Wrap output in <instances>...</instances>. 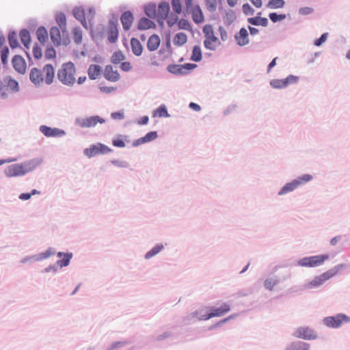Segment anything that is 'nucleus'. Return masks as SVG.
Returning a JSON list of instances; mask_svg holds the SVG:
<instances>
[{
    "instance_id": "62",
    "label": "nucleus",
    "mask_w": 350,
    "mask_h": 350,
    "mask_svg": "<svg viewBox=\"0 0 350 350\" xmlns=\"http://www.w3.org/2000/svg\"><path fill=\"white\" fill-rule=\"evenodd\" d=\"M111 117L115 120H121L124 118V113L122 111L112 113Z\"/></svg>"
},
{
    "instance_id": "50",
    "label": "nucleus",
    "mask_w": 350,
    "mask_h": 350,
    "mask_svg": "<svg viewBox=\"0 0 350 350\" xmlns=\"http://www.w3.org/2000/svg\"><path fill=\"white\" fill-rule=\"evenodd\" d=\"M10 92L8 88L5 85L3 81H0V96L4 98Z\"/></svg>"
},
{
    "instance_id": "3",
    "label": "nucleus",
    "mask_w": 350,
    "mask_h": 350,
    "mask_svg": "<svg viewBox=\"0 0 350 350\" xmlns=\"http://www.w3.org/2000/svg\"><path fill=\"white\" fill-rule=\"evenodd\" d=\"M75 66L72 62H67L62 66L57 72L58 79L67 85H73L75 83Z\"/></svg>"
},
{
    "instance_id": "37",
    "label": "nucleus",
    "mask_w": 350,
    "mask_h": 350,
    "mask_svg": "<svg viewBox=\"0 0 350 350\" xmlns=\"http://www.w3.org/2000/svg\"><path fill=\"white\" fill-rule=\"evenodd\" d=\"M157 137L156 131H150L144 137L138 139L139 143H146L155 139Z\"/></svg>"
},
{
    "instance_id": "39",
    "label": "nucleus",
    "mask_w": 350,
    "mask_h": 350,
    "mask_svg": "<svg viewBox=\"0 0 350 350\" xmlns=\"http://www.w3.org/2000/svg\"><path fill=\"white\" fill-rule=\"evenodd\" d=\"M8 42H9V44L12 49H15L19 46L18 40H17V35L15 32L13 31V32H10L9 33Z\"/></svg>"
},
{
    "instance_id": "40",
    "label": "nucleus",
    "mask_w": 350,
    "mask_h": 350,
    "mask_svg": "<svg viewBox=\"0 0 350 350\" xmlns=\"http://www.w3.org/2000/svg\"><path fill=\"white\" fill-rule=\"evenodd\" d=\"M72 38L76 44H80L82 41V31L79 27L72 29Z\"/></svg>"
},
{
    "instance_id": "41",
    "label": "nucleus",
    "mask_w": 350,
    "mask_h": 350,
    "mask_svg": "<svg viewBox=\"0 0 350 350\" xmlns=\"http://www.w3.org/2000/svg\"><path fill=\"white\" fill-rule=\"evenodd\" d=\"M163 248V246L162 245H157L154 246L153 248H152L149 252H148L146 255L145 258L146 259L150 258L152 256H155L157 254H158L159 252H161Z\"/></svg>"
},
{
    "instance_id": "2",
    "label": "nucleus",
    "mask_w": 350,
    "mask_h": 350,
    "mask_svg": "<svg viewBox=\"0 0 350 350\" xmlns=\"http://www.w3.org/2000/svg\"><path fill=\"white\" fill-rule=\"evenodd\" d=\"M55 76L54 68L51 64H46L42 70L33 68L31 70L29 79L36 85L42 83L50 85L53 83Z\"/></svg>"
},
{
    "instance_id": "5",
    "label": "nucleus",
    "mask_w": 350,
    "mask_h": 350,
    "mask_svg": "<svg viewBox=\"0 0 350 350\" xmlns=\"http://www.w3.org/2000/svg\"><path fill=\"white\" fill-rule=\"evenodd\" d=\"M342 267V265H338L335 267L334 269H332L322 273L321 275L316 277L314 280L310 282V283L308 284V287L312 288L322 285L326 280H329V278L336 275V273L339 271V269Z\"/></svg>"
},
{
    "instance_id": "32",
    "label": "nucleus",
    "mask_w": 350,
    "mask_h": 350,
    "mask_svg": "<svg viewBox=\"0 0 350 350\" xmlns=\"http://www.w3.org/2000/svg\"><path fill=\"white\" fill-rule=\"evenodd\" d=\"M36 36L41 43H44L48 40V32L44 27H39L36 31Z\"/></svg>"
},
{
    "instance_id": "20",
    "label": "nucleus",
    "mask_w": 350,
    "mask_h": 350,
    "mask_svg": "<svg viewBox=\"0 0 350 350\" xmlns=\"http://www.w3.org/2000/svg\"><path fill=\"white\" fill-rule=\"evenodd\" d=\"M118 37V30L115 23H111L109 24L107 30V38L111 43L116 42Z\"/></svg>"
},
{
    "instance_id": "17",
    "label": "nucleus",
    "mask_w": 350,
    "mask_h": 350,
    "mask_svg": "<svg viewBox=\"0 0 350 350\" xmlns=\"http://www.w3.org/2000/svg\"><path fill=\"white\" fill-rule=\"evenodd\" d=\"M234 38L239 46H245L249 43L248 33L245 28H241Z\"/></svg>"
},
{
    "instance_id": "48",
    "label": "nucleus",
    "mask_w": 350,
    "mask_h": 350,
    "mask_svg": "<svg viewBox=\"0 0 350 350\" xmlns=\"http://www.w3.org/2000/svg\"><path fill=\"white\" fill-rule=\"evenodd\" d=\"M44 56L46 59H50L56 57V51L52 48H47L44 52Z\"/></svg>"
},
{
    "instance_id": "7",
    "label": "nucleus",
    "mask_w": 350,
    "mask_h": 350,
    "mask_svg": "<svg viewBox=\"0 0 350 350\" xmlns=\"http://www.w3.org/2000/svg\"><path fill=\"white\" fill-rule=\"evenodd\" d=\"M50 36L52 42L55 46L61 44L68 45L70 43L68 33L66 31L65 33L62 32L61 36L60 29L57 27H53L50 29Z\"/></svg>"
},
{
    "instance_id": "28",
    "label": "nucleus",
    "mask_w": 350,
    "mask_h": 350,
    "mask_svg": "<svg viewBox=\"0 0 350 350\" xmlns=\"http://www.w3.org/2000/svg\"><path fill=\"white\" fill-rule=\"evenodd\" d=\"M74 16L79 20L83 26L86 27V20L84 10L81 8H75L72 11Z\"/></svg>"
},
{
    "instance_id": "30",
    "label": "nucleus",
    "mask_w": 350,
    "mask_h": 350,
    "mask_svg": "<svg viewBox=\"0 0 350 350\" xmlns=\"http://www.w3.org/2000/svg\"><path fill=\"white\" fill-rule=\"evenodd\" d=\"M3 81L10 92L18 91V83L16 80L10 77H6Z\"/></svg>"
},
{
    "instance_id": "46",
    "label": "nucleus",
    "mask_w": 350,
    "mask_h": 350,
    "mask_svg": "<svg viewBox=\"0 0 350 350\" xmlns=\"http://www.w3.org/2000/svg\"><path fill=\"white\" fill-rule=\"evenodd\" d=\"M172 6L173 10L176 14H180L182 12V5L180 0H172Z\"/></svg>"
},
{
    "instance_id": "64",
    "label": "nucleus",
    "mask_w": 350,
    "mask_h": 350,
    "mask_svg": "<svg viewBox=\"0 0 350 350\" xmlns=\"http://www.w3.org/2000/svg\"><path fill=\"white\" fill-rule=\"evenodd\" d=\"M148 120H149V118L148 116H143L138 121V123L139 124H146L148 123Z\"/></svg>"
},
{
    "instance_id": "1",
    "label": "nucleus",
    "mask_w": 350,
    "mask_h": 350,
    "mask_svg": "<svg viewBox=\"0 0 350 350\" xmlns=\"http://www.w3.org/2000/svg\"><path fill=\"white\" fill-rule=\"evenodd\" d=\"M41 163V159L35 158L21 163L12 164L6 167L5 174L7 177L23 176L35 170Z\"/></svg>"
},
{
    "instance_id": "26",
    "label": "nucleus",
    "mask_w": 350,
    "mask_h": 350,
    "mask_svg": "<svg viewBox=\"0 0 350 350\" xmlns=\"http://www.w3.org/2000/svg\"><path fill=\"white\" fill-rule=\"evenodd\" d=\"M310 345L304 342L297 341L292 342L287 348V350H309Z\"/></svg>"
},
{
    "instance_id": "53",
    "label": "nucleus",
    "mask_w": 350,
    "mask_h": 350,
    "mask_svg": "<svg viewBox=\"0 0 350 350\" xmlns=\"http://www.w3.org/2000/svg\"><path fill=\"white\" fill-rule=\"evenodd\" d=\"M206 8L210 11H213L217 7V0H206Z\"/></svg>"
},
{
    "instance_id": "24",
    "label": "nucleus",
    "mask_w": 350,
    "mask_h": 350,
    "mask_svg": "<svg viewBox=\"0 0 350 350\" xmlns=\"http://www.w3.org/2000/svg\"><path fill=\"white\" fill-rule=\"evenodd\" d=\"M192 18L196 23H201L204 21V16L199 5H196L193 8Z\"/></svg>"
},
{
    "instance_id": "19",
    "label": "nucleus",
    "mask_w": 350,
    "mask_h": 350,
    "mask_svg": "<svg viewBox=\"0 0 350 350\" xmlns=\"http://www.w3.org/2000/svg\"><path fill=\"white\" fill-rule=\"evenodd\" d=\"M40 130L46 137H56L64 133L62 130L58 129H52L47 126H41Z\"/></svg>"
},
{
    "instance_id": "49",
    "label": "nucleus",
    "mask_w": 350,
    "mask_h": 350,
    "mask_svg": "<svg viewBox=\"0 0 350 350\" xmlns=\"http://www.w3.org/2000/svg\"><path fill=\"white\" fill-rule=\"evenodd\" d=\"M278 283V281L274 279H267L265 281L264 285L266 288L271 291L275 285H276Z\"/></svg>"
},
{
    "instance_id": "23",
    "label": "nucleus",
    "mask_w": 350,
    "mask_h": 350,
    "mask_svg": "<svg viewBox=\"0 0 350 350\" xmlns=\"http://www.w3.org/2000/svg\"><path fill=\"white\" fill-rule=\"evenodd\" d=\"M101 68L100 66L97 64H92L89 66L88 73L90 79H96L100 75Z\"/></svg>"
},
{
    "instance_id": "29",
    "label": "nucleus",
    "mask_w": 350,
    "mask_h": 350,
    "mask_svg": "<svg viewBox=\"0 0 350 350\" xmlns=\"http://www.w3.org/2000/svg\"><path fill=\"white\" fill-rule=\"evenodd\" d=\"M55 20L62 32L65 33L66 31V18L65 14L62 12L57 13L55 16Z\"/></svg>"
},
{
    "instance_id": "13",
    "label": "nucleus",
    "mask_w": 350,
    "mask_h": 350,
    "mask_svg": "<svg viewBox=\"0 0 350 350\" xmlns=\"http://www.w3.org/2000/svg\"><path fill=\"white\" fill-rule=\"evenodd\" d=\"M104 77L107 80L112 82L118 81L120 78V75L118 70H114L111 65L105 66L104 70Z\"/></svg>"
},
{
    "instance_id": "14",
    "label": "nucleus",
    "mask_w": 350,
    "mask_h": 350,
    "mask_svg": "<svg viewBox=\"0 0 350 350\" xmlns=\"http://www.w3.org/2000/svg\"><path fill=\"white\" fill-rule=\"evenodd\" d=\"M12 65L15 70L21 74H24L26 71V62L20 55H15L12 59Z\"/></svg>"
},
{
    "instance_id": "43",
    "label": "nucleus",
    "mask_w": 350,
    "mask_h": 350,
    "mask_svg": "<svg viewBox=\"0 0 350 350\" xmlns=\"http://www.w3.org/2000/svg\"><path fill=\"white\" fill-rule=\"evenodd\" d=\"M284 4L285 2L284 0H271L267 6L272 9L281 8L284 7Z\"/></svg>"
},
{
    "instance_id": "59",
    "label": "nucleus",
    "mask_w": 350,
    "mask_h": 350,
    "mask_svg": "<svg viewBox=\"0 0 350 350\" xmlns=\"http://www.w3.org/2000/svg\"><path fill=\"white\" fill-rule=\"evenodd\" d=\"M112 144L114 146L120 147V148H124L125 146L124 142L123 141V139H120V138L113 139Z\"/></svg>"
},
{
    "instance_id": "51",
    "label": "nucleus",
    "mask_w": 350,
    "mask_h": 350,
    "mask_svg": "<svg viewBox=\"0 0 350 350\" xmlns=\"http://www.w3.org/2000/svg\"><path fill=\"white\" fill-rule=\"evenodd\" d=\"M33 57L38 59L40 58H41L42 55V49L41 48L38 46V45H35L33 47Z\"/></svg>"
},
{
    "instance_id": "33",
    "label": "nucleus",
    "mask_w": 350,
    "mask_h": 350,
    "mask_svg": "<svg viewBox=\"0 0 350 350\" xmlns=\"http://www.w3.org/2000/svg\"><path fill=\"white\" fill-rule=\"evenodd\" d=\"M173 41L175 45L182 46L187 42V36L185 33L180 32L175 35Z\"/></svg>"
},
{
    "instance_id": "22",
    "label": "nucleus",
    "mask_w": 350,
    "mask_h": 350,
    "mask_svg": "<svg viewBox=\"0 0 350 350\" xmlns=\"http://www.w3.org/2000/svg\"><path fill=\"white\" fill-rule=\"evenodd\" d=\"M131 46L132 51L135 55L139 56L142 55L143 46L138 39L133 38L131 40Z\"/></svg>"
},
{
    "instance_id": "25",
    "label": "nucleus",
    "mask_w": 350,
    "mask_h": 350,
    "mask_svg": "<svg viewBox=\"0 0 350 350\" xmlns=\"http://www.w3.org/2000/svg\"><path fill=\"white\" fill-rule=\"evenodd\" d=\"M137 27L139 29L145 30L155 27V25L151 20L142 18L139 21Z\"/></svg>"
},
{
    "instance_id": "36",
    "label": "nucleus",
    "mask_w": 350,
    "mask_h": 350,
    "mask_svg": "<svg viewBox=\"0 0 350 350\" xmlns=\"http://www.w3.org/2000/svg\"><path fill=\"white\" fill-rule=\"evenodd\" d=\"M191 59L193 62H200L202 59V51L200 46H193Z\"/></svg>"
},
{
    "instance_id": "9",
    "label": "nucleus",
    "mask_w": 350,
    "mask_h": 350,
    "mask_svg": "<svg viewBox=\"0 0 350 350\" xmlns=\"http://www.w3.org/2000/svg\"><path fill=\"white\" fill-rule=\"evenodd\" d=\"M349 321L350 319L342 314H338L335 317H328L323 320L325 325L334 328L338 327L342 323L349 322Z\"/></svg>"
},
{
    "instance_id": "12",
    "label": "nucleus",
    "mask_w": 350,
    "mask_h": 350,
    "mask_svg": "<svg viewBox=\"0 0 350 350\" xmlns=\"http://www.w3.org/2000/svg\"><path fill=\"white\" fill-rule=\"evenodd\" d=\"M78 122L81 127L88 128L96 126L98 122L103 123L105 122V120L96 116L80 120Z\"/></svg>"
},
{
    "instance_id": "38",
    "label": "nucleus",
    "mask_w": 350,
    "mask_h": 350,
    "mask_svg": "<svg viewBox=\"0 0 350 350\" xmlns=\"http://www.w3.org/2000/svg\"><path fill=\"white\" fill-rule=\"evenodd\" d=\"M154 117H169L170 115L166 109L165 105H161L159 108H157L153 113Z\"/></svg>"
},
{
    "instance_id": "18",
    "label": "nucleus",
    "mask_w": 350,
    "mask_h": 350,
    "mask_svg": "<svg viewBox=\"0 0 350 350\" xmlns=\"http://www.w3.org/2000/svg\"><path fill=\"white\" fill-rule=\"evenodd\" d=\"M120 20L124 29L126 31L130 29L133 22V16L132 13L129 11L124 12L121 16Z\"/></svg>"
},
{
    "instance_id": "56",
    "label": "nucleus",
    "mask_w": 350,
    "mask_h": 350,
    "mask_svg": "<svg viewBox=\"0 0 350 350\" xmlns=\"http://www.w3.org/2000/svg\"><path fill=\"white\" fill-rule=\"evenodd\" d=\"M174 70L170 69V71L173 73H176V74H185L187 72L183 65L175 66H174Z\"/></svg>"
},
{
    "instance_id": "15",
    "label": "nucleus",
    "mask_w": 350,
    "mask_h": 350,
    "mask_svg": "<svg viewBox=\"0 0 350 350\" xmlns=\"http://www.w3.org/2000/svg\"><path fill=\"white\" fill-rule=\"evenodd\" d=\"M230 309V306L228 304H224L218 308H213L212 311L205 317L204 319L207 320L213 317H221L229 312Z\"/></svg>"
},
{
    "instance_id": "55",
    "label": "nucleus",
    "mask_w": 350,
    "mask_h": 350,
    "mask_svg": "<svg viewBox=\"0 0 350 350\" xmlns=\"http://www.w3.org/2000/svg\"><path fill=\"white\" fill-rule=\"evenodd\" d=\"M178 25L179 29H189L190 28L189 23L185 19H180L178 23Z\"/></svg>"
},
{
    "instance_id": "4",
    "label": "nucleus",
    "mask_w": 350,
    "mask_h": 350,
    "mask_svg": "<svg viewBox=\"0 0 350 350\" xmlns=\"http://www.w3.org/2000/svg\"><path fill=\"white\" fill-rule=\"evenodd\" d=\"M202 31L204 34V47L211 51H215L220 45V41L215 35L211 25H206L203 27Z\"/></svg>"
},
{
    "instance_id": "61",
    "label": "nucleus",
    "mask_w": 350,
    "mask_h": 350,
    "mask_svg": "<svg viewBox=\"0 0 350 350\" xmlns=\"http://www.w3.org/2000/svg\"><path fill=\"white\" fill-rule=\"evenodd\" d=\"M111 163L114 165H116L118 167H128V164L126 162H124V161L113 160V161H111Z\"/></svg>"
},
{
    "instance_id": "58",
    "label": "nucleus",
    "mask_w": 350,
    "mask_h": 350,
    "mask_svg": "<svg viewBox=\"0 0 350 350\" xmlns=\"http://www.w3.org/2000/svg\"><path fill=\"white\" fill-rule=\"evenodd\" d=\"M243 11L246 15H252L254 14V10L248 3L243 5Z\"/></svg>"
},
{
    "instance_id": "11",
    "label": "nucleus",
    "mask_w": 350,
    "mask_h": 350,
    "mask_svg": "<svg viewBox=\"0 0 350 350\" xmlns=\"http://www.w3.org/2000/svg\"><path fill=\"white\" fill-rule=\"evenodd\" d=\"M293 335L297 338L305 340H311L317 338V334L312 329L305 327L297 328Z\"/></svg>"
},
{
    "instance_id": "21",
    "label": "nucleus",
    "mask_w": 350,
    "mask_h": 350,
    "mask_svg": "<svg viewBox=\"0 0 350 350\" xmlns=\"http://www.w3.org/2000/svg\"><path fill=\"white\" fill-rule=\"evenodd\" d=\"M161 43L160 38L158 35L153 34L152 35L147 42V48L150 51H156Z\"/></svg>"
},
{
    "instance_id": "6",
    "label": "nucleus",
    "mask_w": 350,
    "mask_h": 350,
    "mask_svg": "<svg viewBox=\"0 0 350 350\" xmlns=\"http://www.w3.org/2000/svg\"><path fill=\"white\" fill-rule=\"evenodd\" d=\"M329 258L328 254L313 256L301 258L298 261V265L301 267H314L324 263Z\"/></svg>"
},
{
    "instance_id": "42",
    "label": "nucleus",
    "mask_w": 350,
    "mask_h": 350,
    "mask_svg": "<svg viewBox=\"0 0 350 350\" xmlns=\"http://www.w3.org/2000/svg\"><path fill=\"white\" fill-rule=\"evenodd\" d=\"M124 59V55L120 51L113 53V54L111 56V62L113 64H116L120 63Z\"/></svg>"
},
{
    "instance_id": "27",
    "label": "nucleus",
    "mask_w": 350,
    "mask_h": 350,
    "mask_svg": "<svg viewBox=\"0 0 350 350\" xmlns=\"http://www.w3.org/2000/svg\"><path fill=\"white\" fill-rule=\"evenodd\" d=\"M21 42L24 44L25 48L29 49L31 44V36L28 30L22 29L19 33Z\"/></svg>"
},
{
    "instance_id": "63",
    "label": "nucleus",
    "mask_w": 350,
    "mask_h": 350,
    "mask_svg": "<svg viewBox=\"0 0 350 350\" xmlns=\"http://www.w3.org/2000/svg\"><path fill=\"white\" fill-rule=\"evenodd\" d=\"M312 11H313V10L312 8L306 7V8H301L299 10V13L301 14H309L312 13Z\"/></svg>"
},
{
    "instance_id": "54",
    "label": "nucleus",
    "mask_w": 350,
    "mask_h": 350,
    "mask_svg": "<svg viewBox=\"0 0 350 350\" xmlns=\"http://www.w3.org/2000/svg\"><path fill=\"white\" fill-rule=\"evenodd\" d=\"M38 193L39 192L37 190L33 189L31 193H21L19 196V198L22 200H27L31 197L32 195H35L36 193Z\"/></svg>"
},
{
    "instance_id": "31",
    "label": "nucleus",
    "mask_w": 350,
    "mask_h": 350,
    "mask_svg": "<svg viewBox=\"0 0 350 350\" xmlns=\"http://www.w3.org/2000/svg\"><path fill=\"white\" fill-rule=\"evenodd\" d=\"M297 187H298V182H296V181H295V180H293L291 183L286 184L279 191L278 194L283 195V194L287 193L288 192L293 191Z\"/></svg>"
},
{
    "instance_id": "57",
    "label": "nucleus",
    "mask_w": 350,
    "mask_h": 350,
    "mask_svg": "<svg viewBox=\"0 0 350 350\" xmlns=\"http://www.w3.org/2000/svg\"><path fill=\"white\" fill-rule=\"evenodd\" d=\"M327 33H324L321 35V36L319 38V39H317L315 41H314V44L317 46H321L323 42H325V40H327Z\"/></svg>"
},
{
    "instance_id": "8",
    "label": "nucleus",
    "mask_w": 350,
    "mask_h": 350,
    "mask_svg": "<svg viewBox=\"0 0 350 350\" xmlns=\"http://www.w3.org/2000/svg\"><path fill=\"white\" fill-rule=\"evenodd\" d=\"M111 152L112 149L100 143H98L95 145L92 146L89 148H86L84 150L85 155H86L89 158L93 157L98 154H105Z\"/></svg>"
},
{
    "instance_id": "10",
    "label": "nucleus",
    "mask_w": 350,
    "mask_h": 350,
    "mask_svg": "<svg viewBox=\"0 0 350 350\" xmlns=\"http://www.w3.org/2000/svg\"><path fill=\"white\" fill-rule=\"evenodd\" d=\"M297 77L289 75L284 79H273L270 82L272 88L282 89L287 87L289 84L295 83L297 81Z\"/></svg>"
},
{
    "instance_id": "34",
    "label": "nucleus",
    "mask_w": 350,
    "mask_h": 350,
    "mask_svg": "<svg viewBox=\"0 0 350 350\" xmlns=\"http://www.w3.org/2000/svg\"><path fill=\"white\" fill-rule=\"evenodd\" d=\"M248 23L253 25L266 27L268 24V20L266 18L254 17L248 18Z\"/></svg>"
},
{
    "instance_id": "45",
    "label": "nucleus",
    "mask_w": 350,
    "mask_h": 350,
    "mask_svg": "<svg viewBox=\"0 0 350 350\" xmlns=\"http://www.w3.org/2000/svg\"><path fill=\"white\" fill-rule=\"evenodd\" d=\"M63 256V258L59 260L57 262L58 265L62 267L68 265L70 258H72L71 254H64Z\"/></svg>"
},
{
    "instance_id": "52",
    "label": "nucleus",
    "mask_w": 350,
    "mask_h": 350,
    "mask_svg": "<svg viewBox=\"0 0 350 350\" xmlns=\"http://www.w3.org/2000/svg\"><path fill=\"white\" fill-rule=\"evenodd\" d=\"M9 53V49L8 46H5L1 51V58L2 63L5 64L7 63V59Z\"/></svg>"
},
{
    "instance_id": "44",
    "label": "nucleus",
    "mask_w": 350,
    "mask_h": 350,
    "mask_svg": "<svg viewBox=\"0 0 350 350\" xmlns=\"http://www.w3.org/2000/svg\"><path fill=\"white\" fill-rule=\"evenodd\" d=\"M312 179V176L310 174H304L298 177L295 181L298 182V187L301 185L306 183Z\"/></svg>"
},
{
    "instance_id": "35",
    "label": "nucleus",
    "mask_w": 350,
    "mask_h": 350,
    "mask_svg": "<svg viewBox=\"0 0 350 350\" xmlns=\"http://www.w3.org/2000/svg\"><path fill=\"white\" fill-rule=\"evenodd\" d=\"M146 14L152 18H157V6L155 4H148L145 7Z\"/></svg>"
},
{
    "instance_id": "60",
    "label": "nucleus",
    "mask_w": 350,
    "mask_h": 350,
    "mask_svg": "<svg viewBox=\"0 0 350 350\" xmlns=\"http://www.w3.org/2000/svg\"><path fill=\"white\" fill-rule=\"evenodd\" d=\"M120 68L122 70L127 72L131 70L132 66L130 62H124L121 64Z\"/></svg>"
},
{
    "instance_id": "47",
    "label": "nucleus",
    "mask_w": 350,
    "mask_h": 350,
    "mask_svg": "<svg viewBox=\"0 0 350 350\" xmlns=\"http://www.w3.org/2000/svg\"><path fill=\"white\" fill-rule=\"evenodd\" d=\"M269 16L271 21L273 23H276L279 21H282L286 18L285 14H278L275 12L270 13Z\"/></svg>"
},
{
    "instance_id": "16",
    "label": "nucleus",
    "mask_w": 350,
    "mask_h": 350,
    "mask_svg": "<svg viewBox=\"0 0 350 350\" xmlns=\"http://www.w3.org/2000/svg\"><path fill=\"white\" fill-rule=\"evenodd\" d=\"M170 12V5L168 3L162 2L157 8V21H163L165 19Z\"/></svg>"
}]
</instances>
